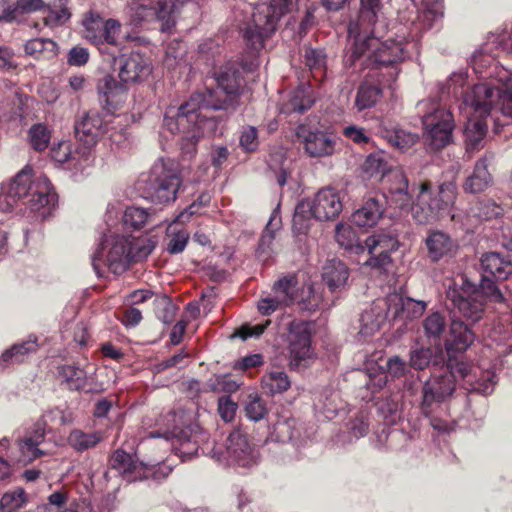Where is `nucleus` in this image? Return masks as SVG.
<instances>
[{"label": "nucleus", "instance_id": "obj_1", "mask_svg": "<svg viewBox=\"0 0 512 512\" xmlns=\"http://www.w3.org/2000/svg\"><path fill=\"white\" fill-rule=\"evenodd\" d=\"M149 438H163L171 444L172 451L182 462L191 460L202 453L210 456L219 463L248 468L258 461V452L250 443L248 436L241 429H234L224 445H216L209 435L198 424L185 428L175 427L172 431H153Z\"/></svg>", "mask_w": 512, "mask_h": 512}, {"label": "nucleus", "instance_id": "obj_2", "mask_svg": "<svg viewBox=\"0 0 512 512\" xmlns=\"http://www.w3.org/2000/svg\"><path fill=\"white\" fill-rule=\"evenodd\" d=\"M447 371L440 375H432L422 387V412L428 416L433 406L444 402L455 390V382L462 380L463 387L469 392L489 395L496 384L495 366L482 359L477 365L449 358Z\"/></svg>", "mask_w": 512, "mask_h": 512}, {"label": "nucleus", "instance_id": "obj_3", "mask_svg": "<svg viewBox=\"0 0 512 512\" xmlns=\"http://www.w3.org/2000/svg\"><path fill=\"white\" fill-rule=\"evenodd\" d=\"M371 26L359 27V23H349L348 35L353 44L345 55L346 66H354L357 62L366 68L379 71L369 77H382L383 82H394L399 74V64L406 58L404 41H381L372 35Z\"/></svg>", "mask_w": 512, "mask_h": 512}, {"label": "nucleus", "instance_id": "obj_4", "mask_svg": "<svg viewBox=\"0 0 512 512\" xmlns=\"http://www.w3.org/2000/svg\"><path fill=\"white\" fill-rule=\"evenodd\" d=\"M216 81L218 85L216 89L195 93L178 108H171L166 118L168 126L173 130L179 129V125H184L198 117L197 110L233 111L237 106L239 89L242 85L240 72L234 67L227 66L218 73Z\"/></svg>", "mask_w": 512, "mask_h": 512}, {"label": "nucleus", "instance_id": "obj_5", "mask_svg": "<svg viewBox=\"0 0 512 512\" xmlns=\"http://www.w3.org/2000/svg\"><path fill=\"white\" fill-rule=\"evenodd\" d=\"M463 103L479 115V118L469 119L466 124L467 150H479L487 133L484 117L489 115L492 108L501 104L500 109L503 113L512 116V85L504 83L500 88L495 87L491 82L478 83L464 94Z\"/></svg>", "mask_w": 512, "mask_h": 512}, {"label": "nucleus", "instance_id": "obj_6", "mask_svg": "<svg viewBox=\"0 0 512 512\" xmlns=\"http://www.w3.org/2000/svg\"><path fill=\"white\" fill-rule=\"evenodd\" d=\"M18 201L46 218L57 204V195L46 176H35L31 167H25L0 193V212H11Z\"/></svg>", "mask_w": 512, "mask_h": 512}, {"label": "nucleus", "instance_id": "obj_7", "mask_svg": "<svg viewBox=\"0 0 512 512\" xmlns=\"http://www.w3.org/2000/svg\"><path fill=\"white\" fill-rule=\"evenodd\" d=\"M290 1L263 0L256 4H244V17L239 20V31L251 49L263 48L265 39L275 31Z\"/></svg>", "mask_w": 512, "mask_h": 512}, {"label": "nucleus", "instance_id": "obj_8", "mask_svg": "<svg viewBox=\"0 0 512 512\" xmlns=\"http://www.w3.org/2000/svg\"><path fill=\"white\" fill-rule=\"evenodd\" d=\"M182 179L177 163L172 159H159L147 175L138 181L146 199L155 204H169L177 199Z\"/></svg>", "mask_w": 512, "mask_h": 512}, {"label": "nucleus", "instance_id": "obj_9", "mask_svg": "<svg viewBox=\"0 0 512 512\" xmlns=\"http://www.w3.org/2000/svg\"><path fill=\"white\" fill-rule=\"evenodd\" d=\"M106 230L92 255V266L95 273L102 277L107 268L113 274L123 273L131 261L129 236L119 234L118 227H112L107 221Z\"/></svg>", "mask_w": 512, "mask_h": 512}, {"label": "nucleus", "instance_id": "obj_10", "mask_svg": "<svg viewBox=\"0 0 512 512\" xmlns=\"http://www.w3.org/2000/svg\"><path fill=\"white\" fill-rule=\"evenodd\" d=\"M457 195L455 181L441 183L437 193L432 191L430 182L421 183L416 201L411 206L413 219L419 224L434 222L442 213L450 210Z\"/></svg>", "mask_w": 512, "mask_h": 512}, {"label": "nucleus", "instance_id": "obj_11", "mask_svg": "<svg viewBox=\"0 0 512 512\" xmlns=\"http://www.w3.org/2000/svg\"><path fill=\"white\" fill-rule=\"evenodd\" d=\"M313 325L302 320H293L287 328L288 365L291 370L305 366L315 356L312 346Z\"/></svg>", "mask_w": 512, "mask_h": 512}, {"label": "nucleus", "instance_id": "obj_12", "mask_svg": "<svg viewBox=\"0 0 512 512\" xmlns=\"http://www.w3.org/2000/svg\"><path fill=\"white\" fill-rule=\"evenodd\" d=\"M183 4L181 0H131L127 6V15L135 26L159 20L164 22L161 30L170 27V16Z\"/></svg>", "mask_w": 512, "mask_h": 512}, {"label": "nucleus", "instance_id": "obj_13", "mask_svg": "<svg viewBox=\"0 0 512 512\" xmlns=\"http://www.w3.org/2000/svg\"><path fill=\"white\" fill-rule=\"evenodd\" d=\"M174 106L166 109L163 119V126L172 134L182 133L181 150L184 155L191 158L196 154V145L201 137L214 135L217 131V122L214 117L208 115L205 110H197V118L179 125V129L173 130L166 123L168 112Z\"/></svg>", "mask_w": 512, "mask_h": 512}, {"label": "nucleus", "instance_id": "obj_14", "mask_svg": "<svg viewBox=\"0 0 512 512\" xmlns=\"http://www.w3.org/2000/svg\"><path fill=\"white\" fill-rule=\"evenodd\" d=\"M109 465L112 470L127 482L141 481L150 477L160 480L165 478L169 473V471H163L164 469H168L166 466L159 467L158 469L147 467L143 463L137 462L131 454L121 449L116 450L112 454Z\"/></svg>", "mask_w": 512, "mask_h": 512}, {"label": "nucleus", "instance_id": "obj_15", "mask_svg": "<svg viewBox=\"0 0 512 512\" xmlns=\"http://www.w3.org/2000/svg\"><path fill=\"white\" fill-rule=\"evenodd\" d=\"M423 126L434 148H442L451 141L454 120L449 110L436 108L433 112L425 114Z\"/></svg>", "mask_w": 512, "mask_h": 512}, {"label": "nucleus", "instance_id": "obj_16", "mask_svg": "<svg viewBox=\"0 0 512 512\" xmlns=\"http://www.w3.org/2000/svg\"><path fill=\"white\" fill-rule=\"evenodd\" d=\"M297 138L304 144V149L311 157H326L335 152L336 139L331 134L301 123L296 129Z\"/></svg>", "mask_w": 512, "mask_h": 512}, {"label": "nucleus", "instance_id": "obj_17", "mask_svg": "<svg viewBox=\"0 0 512 512\" xmlns=\"http://www.w3.org/2000/svg\"><path fill=\"white\" fill-rule=\"evenodd\" d=\"M447 298L452 302L453 309L460 316L471 322L479 321L484 313V301L479 298V291H469L468 288H449Z\"/></svg>", "mask_w": 512, "mask_h": 512}, {"label": "nucleus", "instance_id": "obj_18", "mask_svg": "<svg viewBox=\"0 0 512 512\" xmlns=\"http://www.w3.org/2000/svg\"><path fill=\"white\" fill-rule=\"evenodd\" d=\"M383 188L387 197V203L390 202L397 208L404 209L410 205L411 195L409 194V182L404 171L395 167L390 169L382 178Z\"/></svg>", "mask_w": 512, "mask_h": 512}, {"label": "nucleus", "instance_id": "obj_19", "mask_svg": "<svg viewBox=\"0 0 512 512\" xmlns=\"http://www.w3.org/2000/svg\"><path fill=\"white\" fill-rule=\"evenodd\" d=\"M115 64L118 66L120 81L125 84L142 81L152 71L149 60L137 52L120 56L118 59H115Z\"/></svg>", "mask_w": 512, "mask_h": 512}, {"label": "nucleus", "instance_id": "obj_20", "mask_svg": "<svg viewBox=\"0 0 512 512\" xmlns=\"http://www.w3.org/2000/svg\"><path fill=\"white\" fill-rule=\"evenodd\" d=\"M391 310L389 294L383 299L374 301L371 306L361 314L359 333L364 337H369L379 331L386 320H392Z\"/></svg>", "mask_w": 512, "mask_h": 512}, {"label": "nucleus", "instance_id": "obj_21", "mask_svg": "<svg viewBox=\"0 0 512 512\" xmlns=\"http://www.w3.org/2000/svg\"><path fill=\"white\" fill-rule=\"evenodd\" d=\"M97 91L100 102L108 113H114L128 96L125 83L118 82L111 75H106L99 80Z\"/></svg>", "mask_w": 512, "mask_h": 512}, {"label": "nucleus", "instance_id": "obj_22", "mask_svg": "<svg viewBox=\"0 0 512 512\" xmlns=\"http://www.w3.org/2000/svg\"><path fill=\"white\" fill-rule=\"evenodd\" d=\"M311 214L320 221H327L337 217L342 211V202L338 192L332 188L318 191L312 203Z\"/></svg>", "mask_w": 512, "mask_h": 512}, {"label": "nucleus", "instance_id": "obj_23", "mask_svg": "<svg viewBox=\"0 0 512 512\" xmlns=\"http://www.w3.org/2000/svg\"><path fill=\"white\" fill-rule=\"evenodd\" d=\"M387 204L385 194L368 197L363 205L352 214V222L359 227H372L382 218Z\"/></svg>", "mask_w": 512, "mask_h": 512}, {"label": "nucleus", "instance_id": "obj_24", "mask_svg": "<svg viewBox=\"0 0 512 512\" xmlns=\"http://www.w3.org/2000/svg\"><path fill=\"white\" fill-rule=\"evenodd\" d=\"M474 332L462 321L453 319L450 325L449 336L445 341V347L449 358L454 359L453 352L463 353L474 342Z\"/></svg>", "mask_w": 512, "mask_h": 512}, {"label": "nucleus", "instance_id": "obj_25", "mask_svg": "<svg viewBox=\"0 0 512 512\" xmlns=\"http://www.w3.org/2000/svg\"><path fill=\"white\" fill-rule=\"evenodd\" d=\"M389 303L392 307L391 319L393 321L397 319H413L420 317L425 309L426 302L414 300L412 298H404L399 293L389 294Z\"/></svg>", "mask_w": 512, "mask_h": 512}, {"label": "nucleus", "instance_id": "obj_26", "mask_svg": "<svg viewBox=\"0 0 512 512\" xmlns=\"http://www.w3.org/2000/svg\"><path fill=\"white\" fill-rule=\"evenodd\" d=\"M103 120L95 111L84 113L75 123V135L79 142L93 147L101 133Z\"/></svg>", "mask_w": 512, "mask_h": 512}, {"label": "nucleus", "instance_id": "obj_27", "mask_svg": "<svg viewBox=\"0 0 512 512\" xmlns=\"http://www.w3.org/2000/svg\"><path fill=\"white\" fill-rule=\"evenodd\" d=\"M348 278L349 269L340 259H328L322 267V280L331 292L341 291Z\"/></svg>", "mask_w": 512, "mask_h": 512}, {"label": "nucleus", "instance_id": "obj_28", "mask_svg": "<svg viewBox=\"0 0 512 512\" xmlns=\"http://www.w3.org/2000/svg\"><path fill=\"white\" fill-rule=\"evenodd\" d=\"M483 275L505 280L512 274V261L498 252H487L480 259Z\"/></svg>", "mask_w": 512, "mask_h": 512}, {"label": "nucleus", "instance_id": "obj_29", "mask_svg": "<svg viewBox=\"0 0 512 512\" xmlns=\"http://www.w3.org/2000/svg\"><path fill=\"white\" fill-rule=\"evenodd\" d=\"M280 227L281 216L279 209L276 208L270 216V219L260 237L256 250V256L261 262L267 263L273 258L274 251L272 249V244L275 239V232L279 230Z\"/></svg>", "mask_w": 512, "mask_h": 512}, {"label": "nucleus", "instance_id": "obj_30", "mask_svg": "<svg viewBox=\"0 0 512 512\" xmlns=\"http://www.w3.org/2000/svg\"><path fill=\"white\" fill-rule=\"evenodd\" d=\"M492 184V176L488 171L487 156L480 158L474 166L473 172L463 183L466 193L477 194L485 191Z\"/></svg>", "mask_w": 512, "mask_h": 512}, {"label": "nucleus", "instance_id": "obj_31", "mask_svg": "<svg viewBox=\"0 0 512 512\" xmlns=\"http://www.w3.org/2000/svg\"><path fill=\"white\" fill-rule=\"evenodd\" d=\"M425 244L428 250V256L433 262H438L450 256L455 249L454 241L449 235L441 231L431 232L427 236Z\"/></svg>", "mask_w": 512, "mask_h": 512}, {"label": "nucleus", "instance_id": "obj_32", "mask_svg": "<svg viewBox=\"0 0 512 512\" xmlns=\"http://www.w3.org/2000/svg\"><path fill=\"white\" fill-rule=\"evenodd\" d=\"M488 337L490 342L487 347L494 351L495 357L500 358L512 352V327L498 323L491 328Z\"/></svg>", "mask_w": 512, "mask_h": 512}, {"label": "nucleus", "instance_id": "obj_33", "mask_svg": "<svg viewBox=\"0 0 512 512\" xmlns=\"http://www.w3.org/2000/svg\"><path fill=\"white\" fill-rule=\"evenodd\" d=\"M378 83L373 84L365 80L358 88L355 106L359 111L373 107L382 96V85H390L392 82H383V78L377 79Z\"/></svg>", "mask_w": 512, "mask_h": 512}, {"label": "nucleus", "instance_id": "obj_34", "mask_svg": "<svg viewBox=\"0 0 512 512\" xmlns=\"http://www.w3.org/2000/svg\"><path fill=\"white\" fill-rule=\"evenodd\" d=\"M425 11L417 16V21L412 20L409 36L411 40L419 37V34L431 28V20L441 15L442 0H423Z\"/></svg>", "mask_w": 512, "mask_h": 512}, {"label": "nucleus", "instance_id": "obj_35", "mask_svg": "<svg viewBox=\"0 0 512 512\" xmlns=\"http://www.w3.org/2000/svg\"><path fill=\"white\" fill-rule=\"evenodd\" d=\"M261 384L266 393L274 396L286 392L291 386V381L284 370L272 368L262 376Z\"/></svg>", "mask_w": 512, "mask_h": 512}, {"label": "nucleus", "instance_id": "obj_36", "mask_svg": "<svg viewBox=\"0 0 512 512\" xmlns=\"http://www.w3.org/2000/svg\"><path fill=\"white\" fill-rule=\"evenodd\" d=\"M94 160L92 148L79 142L72 144L71 154L65 166L66 170L74 174L83 172L88 168Z\"/></svg>", "mask_w": 512, "mask_h": 512}, {"label": "nucleus", "instance_id": "obj_37", "mask_svg": "<svg viewBox=\"0 0 512 512\" xmlns=\"http://www.w3.org/2000/svg\"><path fill=\"white\" fill-rule=\"evenodd\" d=\"M38 349L37 338L29 337L28 340L14 344L11 348L5 350L0 357V365L8 366L14 363L24 361L25 357L35 353Z\"/></svg>", "mask_w": 512, "mask_h": 512}, {"label": "nucleus", "instance_id": "obj_38", "mask_svg": "<svg viewBox=\"0 0 512 512\" xmlns=\"http://www.w3.org/2000/svg\"><path fill=\"white\" fill-rule=\"evenodd\" d=\"M335 239L341 248L350 253L361 254L365 252V244L360 243L356 231L349 224H337Z\"/></svg>", "mask_w": 512, "mask_h": 512}, {"label": "nucleus", "instance_id": "obj_39", "mask_svg": "<svg viewBox=\"0 0 512 512\" xmlns=\"http://www.w3.org/2000/svg\"><path fill=\"white\" fill-rule=\"evenodd\" d=\"M103 440V434L100 431L84 432L80 429H73L68 437V445L76 452H84L94 448Z\"/></svg>", "mask_w": 512, "mask_h": 512}, {"label": "nucleus", "instance_id": "obj_40", "mask_svg": "<svg viewBox=\"0 0 512 512\" xmlns=\"http://www.w3.org/2000/svg\"><path fill=\"white\" fill-rule=\"evenodd\" d=\"M314 104V98L309 89L298 88L293 92L288 101L282 104L281 112L285 114L303 113Z\"/></svg>", "mask_w": 512, "mask_h": 512}, {"label": "nucleus", "instance_id": "obj_41", "mask_svg": "<svg viewBox=\"0 0 512 512\" xmlns=\"http://www.w3.org/2000/svg\"><path fill=\"white\" fill-rule=\"evenodd\" d=\"M382 134L389 143L400 150L409 149L418 141L417 134L408 132L398 126H384Z\"/></svg>", "mask_w": 512, "mask_h": 512}, {"label": "nucleus", "instance_id": "obj_42", "mask_svg": "<svg viewBox=\"0 0 512 512\" xmlns=\"http://www.w3.org/2000/svg\"><path fill=\"white\" fill-rule=\"evenodd\" d=\"M27 55L36 59L40 57L53 58L57 55V44L48 38H34L26 42L24 46Z\"/></svg>", "mask_w": 512, "mask_h": 512}, {"label": "nucleus", "instance_id": "obj_43", "mask_svg": "<svg viewBox=\"0 0 512 512\" xmlns=\"http://www.w3.org/2000/svg\"><path fill=\"white\" fill-rule=\"evenodd\" d=\"M398 248V241L390 235L377 234L368 237L365 241V250L369 255L376 253L389 254Z\"/></svg>", "mask_w": 512, "mask_h": 512}, {"label": "nucleus", "instance_id": "obj_44", "mask_svg": "<svg viewBox=\"0 0 512 512\" xmlns=\"http://www.w3.org/2000/svg\"><path fill=\"white\" fill-rule=\"evenodd\" d=\"M390 169L388 157L383 151L369 154L363 164L364 172L371 177L380 175L382 178Z\"/></svg>", "mask_w": 512, "mask_h": 512}, {"label": "nucleus", "instance_id": "obj_45", "mask_svg": "<svg viewBox=\"0 0 512 512\" xmlns=\"http://www.w3.org/2000/svg\"><path fill=\"white\" fill-rule=\"evenodd\" d=\"M297 279L295 276H285L279 279L273 286L274 293L284 302V305H290L296 301Z\"/></svg>", "mask_w": 512, "mask_h": 512}, {"label": "nucleus", "instance_id": "obj_46", "mask_svg": "<svg viewBox=\"0 0 512 512\" xmlns=\"http://www.w3.org/2000/svg\"><path fill=\"white\" fill-rule=\"evenodd\" d=\"M422 327L430 341H437L446 329L445 317L439 312L431 313L423 320Z\"/></svg>", "mask_w": 512, "mask_h": 512}, {"label": "nucleus", "instance_id": "obj_47", "mask_svg": "<svg viewBox=\"0 0 512 512\" xmlns=\"http://www.w3.org/2000/svg\"><path fill=\"white\" fill-rule=\"evenodd\" d=\"M157 241L152 237L141 236L137 238L129 237V249L131 250V260H142L148 257L155 249Z\"/></svg>", "mask_w": 512, "mask_h": 512}, {"label": "nucleus", "instance_id": "obj_48", "mask_svg": "<svg viewBox=\"0 0 512 512\" xmlns=\"http://www.w3.org/2000/svg\"><path fill=\"white\" fill-rule=\"evenodd\" d=\"M148 211L140 207H127L122 216V222L112 227L125 226L127 228L139 229L148 220Z\"/></svg>", "mask_w": 512, "mask_h": 512}, {"label": "nucleus", "instance_id": "obj_49", "mask_svg": "<svg viewBox=\"0 0 512 512\" xmlns=\"http://www.w3.org/2000/svg\"><path fill=\"white\" fill-rule=\"evenodd\" d=\"M104 19L98 14H89L83 21L84 37L95 45H101Z\"/></svg>", "mask_w": 512, "mask_h": 512}, {"label": "nucleus", "instance_id": "obj_50", "mask_svg": "<svg viewBox=\"0 0 512 512\" xmlns=\"http://www.w3.org/2000/svg\"><path fill=\"white\" fill-rule=\"evenodd\" d=\"M369 417L365 411L355 413L347 423V429L350 436V441L358 440L367 435L369 431Z\"/></svg>", "mask_w": 512, "mask_h": 512}, {"label": "nucleus", "instance_id": "obj_51", "mask_svg": "<svg viewBox=\"0 0 512 512\" xmlns=\"http://www.w3.org/2000/svg\"><path fill=\"white\" fill-rule=\"evenodd\" d=\"M472 291H479V298L484 301L488 299L492 302L502 303L506 300L502 292L496 286L495 282L490 278L482 274V278L478 288H474Z\"/></svg>", "mask_w": 512, "mask_h": 512}, {"label": "nucleus", "instance_id": "obj_52", "mask_svg": "<svg viewBox=\"0 0 512 512\" xmlns=\"http://www.w3.org/2000/svg\"><path fill=\"white\" fill-rule=\"evenodd\" d=\"M59 375L68 384L70 389L78 390L86 383V373L79 367L63 365L59 368Z\"/></svg>", "mask_w": 512, "mask_h": 512}, {"label": "nucleus", "instance_id": "obj_53", "mask_svg": "<svg viewBox=\"0 0 512 512\" xmlns=\"http://www.w3.org/2000/svg\"><path fill=\"white\" fill-rule=\"evenodd\" d=\"M361 11L359 19L354 23H359V27L372 26L376 22L377 14L381 9V0H360Z\"/></svg>", "mask_w": 512, "mask_h": 512}, {"label": "nucleus", "instance_id": "obj_54", "mask_svg": "<svg viewBox=\"0 0 512 512\" xmlns=\"http://www.w3.org/2000/svg\"><path fill=\"white\" fill-rule=\"evenodd\" d=\"M266 402L257 394L248 395L245 403L246 416L252 421H260L267 414Z\"/></svg>", "mask_w": 512, "mask_h": 512}, {"label": "nucleus", "instance_id": "obj_55", "mask_svg": "<svg viewBox=\"0 0 512 512\" xmlns=\"http://www.w3.org/2000/svg\"><path fill=\"white\" fill-rule=\"evenodd\" d=\"M27 502L26 493L22 488L6 492L0 500V508L5 512H12L25 505Z\"/></svg>", "mask_w": 512, "mask_h": 512}, {"label": "nucleus", "instance_id": "obj_56", "mask_svg": "<svg viewBox=\"0 0 512 512\" xmlns=\"http://www.w3.org/2000/svg\"><path fill=\"white\" fill-rule=\"evenodd\" d=\"M311 207L310 202L302 201L296 208L293 215V227L299 233H305L310 227Z\"/></svg>", "mask_w": 512, "mask_h": 512}, {"label": "nucleus", "instance_id": "obj_57", "mask_svg": "<svg viewBox=\"0 0 512 512\" xmlns=\"http://www.w3.org/2000/svg\"><path fill=\"white\" fill-rule=\"evenodd\" d=\"M50 131L45 125L36 124L29 130L30 144L36 151L45 150L50 142Z\"/></svg>", "mask_w": 512, "mask_h": 512}, {"label": "nucleus", "instance_id": "obj_58", "mask_svg": "<svg viewBox=\"0 0 512 512\" xmlns=\"http://www.w3.org/2000/svg\"><path fill=\"white\" fill-rule=\"evenodd\" d=\"M368 380L366 381V387L373 394L382 390L388 381L386 370L381 367L373 366L367 369Z\"/></svg>", "mask_w": 512, "mask_h": 512}, {"label": "nucleus", "instance_id": "obj_59", "mask_svg": "<svg viewBox=\"0 0 512 512\" xmlns=\"http://www.w3.org/2000/svg\"><path fill=\"white\" fill-rule=\"evenodd\" d=\"M431 348H416L410 351L409 365L416 370H423L432 362Z\"/></svg>", "mask_w": 512, "mask_h": 512}, {"label": "nucleus", "instance_id": "obj_60", "mask_svg": "<svg viewBox=\"0 0 512 512\" xmlns=\"http://www.w3.org/2000/svg\"><path fill=\"white\" fill-rule=\"evenodd\" d=\"M120 31L121 24L118 20L112 18L105 20L101 33V45L107 43L116 46Z\"/></svg>", "mask_w": 512, "mask_h": 512}, {"label": "nucleus", "instance_id": "obj_61", "mask_svg": "<svg viewBox=\"0 0 512 512\" xmlns=\"http://www.w3.org/2000/svg\"><path fill=\"white\" fill-rule=\"evenodd\" d=\"M239 143L243 150L246 152L255 151L258 147V131L254 126L243 127Z\"/></svg>", "mask_w": 512, "mask_h": 512}, {"label": "nucleus", "instance_id": "obj_62", "mask_svg": "<svg viewBox=\"0 0 512 512\" xmlns=\"http://www.w3.org/2000/svg\"><path fill=\"white\" fill-rule=\"evenodd\" d=\"M38 446L39 445L30 438L24 437L23 439L19 440L18 447L22 454L21 461L30 462L40 457L43 452L38 448Z\"/></svg>", "mask_w": 512, "mask_h": 512}, {"label": "nucleus", "instance_id": "obj_63", "mask_svg": "<svg viewBox=\"0 0 512 512\" xmlns=\"http://www.w3.org/2000/svg\"><path fill=\"white\" fill-rule=\"evenodd\" d=\"M377 410L390 424L395 423L396 419L399 418L398 403L390 398L378 402Z\"/></svg>", "mask_w": 512, "mask_h": 512}, {"label": "nucleus", "instance_id": "obj_64", "mask_svg": "<svg viewBox=\"0 0 512 512\" xmlns=\"http://www.w3.org/2000/svg\"><path fill=\"white\" fill-rule=\"evenodd\" d=\"M211 388L216 392L233 393L239 388V384L230 375H217L211 379Z\"/></svg>", "mask_w": 512, "mask_h": 512}]
</instances>
